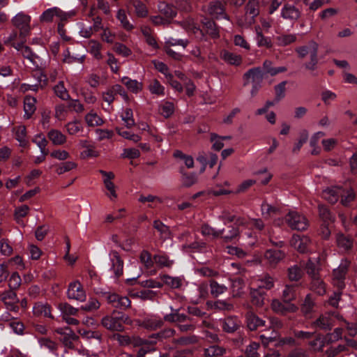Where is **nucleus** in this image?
<instances>
[{"label": "nucleus", "mask_w": 357, "mask_h": 357, "mask_svg": "<svg viewBox=\"0 0 357 357\" xmlns=\"http://www.w3.org/2000/svg\"><path fill=\"white\" fill-rule=\"evenodd\" d=\"M101 324L110 331L123 332L125 329L124 324H132V320L127 314L114 311L110 315L102 318Z\"/></svg>", "instance_id": "obj_1"}, {"label": "nucleus", "mask_w": 357, "mask_h": 357, "mask_svg": "<svg viewBox=\"0 0 357 357\" xmlns=\"http://www.w3.org/2000/svg\"><path fill=\"white\" fill-rule=\"evenodd\" d=\"M335 319H342V317L337 311H328L321 314L314 321L312 326L321 330L331 331L335 325Z\"/></svg>", "instance_id": "obj_2"}, {"label": "nucleus", "mask_w": 357, "mask_h": 357, "mask_svg": "<svg viewBox=\"0 0 357 357\" xmlns=\"http://www.w3.org/2000/svg\"><path fill=\"white\" fill-rule=\"evenodd\" d=\"M223 3L220 1H211L208 5L203 6L202 10L214 19L224 18L229 20V16L225 13Z\"/></svg>", "instance_id": "obj_3"}, {"label": "nucleus", "mask_w": 357, "mask_h": 357, "mask_svg": "<svg viewBox=\"0 0 357 357\" xmlns=\"http://www.w3.org/2000/svg\"><path fill=\"white\" fill-rule=\"evenodd\" d=\"M350 263V261L347 259H342L339 266L333 270V283L339 289H342L344 287V280Z\"/></svg>", "instance_id": "obj_4"}, {"label": "nucleus", "mask_w": 357, "mask_h": 357, "mask_svg": "<svg viewBox=\"0 0 357 357\" xmlns=\"http://www.w3.org/2000/svg\"><path fill=\"white\" fill-rule=\"evenodd\" d=\"M30 16L22 13L17 14L12 20L13 25L20 30V36L25 38L30 31Z\"/></svg>", "instance_id": "obj_5"}, {"label": "nucleus", "mask_w": 357, "mask_h": 357, "mask_svg": "<svg viewBox=\"0 0 357 357\" xmlns=\"http://www.w3.org/2000/svg\"><path fill=\"white\" fill-rule=\"evenodd\" d=\"M286 222L292 229L305 230L307 229L308 222L305 217L297 212H289L285 218Z\"/></svg>", "instance_id": "obj_6"}, {"label": "nucleus", "mask_w": 357, "mask_h": 357, "mask_svg": "<svg viewBox=\"0 0 357 357\" xmlns=\"http://www.w3.org/2000/svg\"><path fill=\"white\" fill-rule=\"evenodd\" d=\"M335 242L339 250L344 254H351L354 250V239L349 235L337 233L335 235Z\"/></svg>", "instance_id": "obj_7"}, {"label": "nucleus", "mask_w": 357, "mask_h": 357, "mask_svg": "<svg viewBox=\"0 0 357 357\" xmlns=\"http://www.w3.org/2000/svg\"><path fill=\"white\" fill-rule=\"evenodd\" d=\"M0 300L4 303L7 310L17 312L19 307L17 305L18 298L15 292L12 290L6 291L0 296Z\"/></svg>", "instance_id": "obj_8"}, {"label": "nucleus", "mask_w": 357, "mask_h": 357, "mask_svg": "<svg viewBox=\"0 0 357 357\" xmlns=\"http://www.w3.org/2000/svg\"><path fill=\"white\" fill-rule=\"evenodd\" d=\"M69 299L84 301L86 299V294L81 283L76 280L70 283L67 291Z\"/></svg>", "instance_id": "obj_9"}, {"label": "nucleus", "mask_w": 357, "mask_h": 357, "mask_svg": "<svg viewBox=\"0 0 357 357\" xmlns=\"http://www.w3.org/2000/svg\"><path fill=\"white\" fill-rule=\"evenodd\" d=\"M100 174H101L103 178V183L105 187L108 190L109 193L107 195L109 197L111 200L116 199L117 198V194L116 192V186L114 183L112 182V180L114 178V174L112 172H106L102 169L99 170Z\"/></svg>", "instance_id": "obj_10"}, {"label": "nucleus", "mask_w": 357, "mask_h": 357, "mask_svg": "<svg viewBox=\"0 0 357 357\" xmlns=\"http://www.w3.org/2000/svg\"><path fill=\"white\" fill-rule=\"evenodd\" d=\"M56 16L61 20H66L68 15L57 7H54L45 10L41 16L40 20L45 22H50L53 20V17Z\"/></svg>", "instance_id": "obj_11"}, {"label": "nucleus", "mask_w": 357, "mask_h": 357, "mask_svg": "<svg viewBox=\"0 0 357 357\" xmlns=\"http://www.w3.org/2000/svg\"><path fill=\"white\" fill-rule=\"evenodd\" d=\"M243 79L245 80L244 85L248 84L250 82L252 84L261 83L264 79V73L261 68H252L243 75Z\"/></svg>", "instance_id": "obj_12"}, {"label": "nucleus", "mask_w": 357, "mask_h": 357, "mask_svg": "<svg viewBox=\"0 0 357 357\" xmlns=\"http://www.w3.org/2000/svg\"><path fill=\"white\" fill-rule=\"evenodd\" d=\"M112 268L116 278H119L123 273V261L118 252L112 250L110 252Z\"/></svg>", "instance_id": "obj_13"}, {"label": "nucleus", "mask_w": 357, "mask_h": 357, "mask_svg": "<svg viewBox=\"0 0 357 357\" xmlns=\"http://www.w3.org/2000/svg\"><path fill=\"white\" fill-rule=\"evenodd\" d=\"M310 243V238L305 236L294 235L291 241V245L301 253L307 251Z\"/></svg>", "instance_id": "obj_14"}, {"label": "nucleus", "mask_w": 357, "mask_h": 357, "mask_svg": "<svg viewBox=\"0 0 357 357\" xmlns=\"http://www.w3.org/2000/svg\"><path fill=\"white\" fill-rule=\"evenodd\" d=\"M301 12L294 5L285 4L281 11L282 17L284 19L295 22L301 17Z\"/></svg>", "instance_id": "obj_15"}, {"label": "nucleus", "mask_w": 357, "mask_h": 357, "mask_svg": "<svg viewBox=\"0 0 357 357\" xmlns=\"http://www.w3.org/2000/svg\"><path fill=\"white\" fill-rule=\"evenodd\" d=\"M181 26L189 33H192L199 39L204 38V33L199 26L195 23V20L192 18H188L181 23Z\"/></svg>", "instance_id": "obj_16"}, {"label": "nucleus", "mask_w": 357, "mask_h": 357, "mask_svg": "<svg viewBox=\"0 0 357 357\" xmlns=\"http://www.w3.org/2000/svg\"><path fill=\"white\" fill-rule=\"evenodd\" d=\"M271 307L277 313L285 314L287 312H295L298 307L292 303H282L278 300L273 301Z\"/></svg>", "instance_id": "obj_17"}, {"label": "nucleus", "mask_w": 357, "mask_h": 357, "mask_svg": "<svg viewBox=\"0 0 357 357\" xmlns=\"http://www.w3.org/2000/svg\"><path fill=\"white\" fill-rule=\"evenodd\" d=\"M172 312L164 316V320L169 323H176L177 324L185 323L188 320H190V317L188 315L180 313L179 309H174L171 307Z\"/></svg>", "instance_id": "obj_18"}, {"label": "nucleus", "mask_w": 357, "mask_h": 357, "mask_svg": "<svg viewBox=\"0 0 357 357\" xmlns=\"http://www.w3.org/2000/svg\"><path fill=\"white\" fill-rule=\"evenodd\" d=\"M33 313L36 317H45L52 319H54L51 313V307L47 303L38 302L33 307Z\"/></svg>", "instance_id": "obj_19"}, {"label": "nucleus", "mask_w": 357, "mask_h": 357, "mask_svg": "<svg viewBox=\"0 0 357 357\" xmlns=\"http://www.w3.org/2000/svg\"><path fill=\"white\" fill-rule=\"evenodd\" d=\"M259 0H248L245 6V15L250 17L249 24H251L254 22V19L259 14Z\"/></svg>", "instance_id": "obj_20"}, {"label": "nucleus", "mask_w": 357, "mask_h": 357, "mask_svg": "<svg viewBox=\"0 0 357 357\" xmlns=\"http://www.w3.org/2000/svg\"><path fill=\"white\" fill-rule=\"evenodd\" d=\"M228 229V231H225V229H221L222 233L221 236H219V238L226 243L237 240L240 235L239 229L237 227L229 226Z\"/></svg>", "instance_id": "obj_21"}, {"label": "nucleus", "mask_w": 357, "mask_h": 357, "mask_svg": "<svg viewBox=\"0 0 357 357\" xmlns=\"http://www.w3.org/2000/svg\"><path fill=\"white\" fill-rule=\"evenodd\" d=\"M202 23L206 33L213 38H218L220 36L219 29L215 22L208 17H204Z\"/></svg>", "instance_id": "obj_22"}, {"label": "nucleus", "mask_w": 357, "mask_h": 357, "mask_svg": "<svg viewBox=\"0 0 357 357\" xmlns=\"http://www.w3.org/2000/svg\"><path fill=\"white\" fill-rule=\"evenodd\" d=\"M266 292L261 288L251 289V303L256 307H261L264 305Z\"/></svg>", "instance_id": "obj_23"}, {"label": "nucleus", "mask_w": 357, "mask_h": 357, "mask_svg": "<svg viewBox=\"0 0 357 357\" xmlns=\"http://www.w3.org/2000/svg\"><path fill=\"white\" fill-rule=\"evenodd\" d=\"M342 192L343 190L338 187L327 188L323 191V197L328 202L335 204L338 201Z\"/></svg>", "instance_id": "obj_24"}, {"label": "nucleus", "mask_w": 357, "mask_h": 357, "mask_svg": "<svg viewBox=\"0 0 357 357\" xmlns=\"http://www.w3.org/2000/svg\"><path fill=\"white\" fill-rule=\"evenodd\" d=\"M247 326L250 331H255L259 326L265 325V321L261 319L252 312H248L246 314Z\"/></svg>", "instance_id": "obj_25"}, {"label": "nucleus", "mask_w": 357, "mask_h": 357, "mask_svg": "<svg viewBox=\"0 0 357 357\" xmlns=\"http://www.w3.org/2000/svg\"><path fill=\"white\" fill-rule=\"evenodd\" d=\"M220 58L229 65L239 66L242 63V57L241 55L225 50L221 52Z\"/></svg>", "instance_id": "obj_26"}, {"label": "nucleus", "mask_w": 357, "mask_h": 357, "mask_svg": "<svg viewBox=\"0 0 357 357\" xmlns=\"http://www.w3.org/2000/svg\"><path fill=\"white\" fill-rule=\"evenodd\" d=\"M264 256L271 264H276L284 257V253L280 250L269 249Z\"/></svg>", "instance_id": "obj_27"}, {"label": "nucleus", "mask_w": 357, "mask_h": 357, "mask_svg": "<svg viewBox=\"0 0 357 357\" xmlns=\"http://www.w3.org/2000/svg\"><path fill=\"white\" fill-rule=\"evenodd\" d=\"M222 326L224 331L231 333L238 329L240 324L236 317H228L223 320Z\"/></svg>", "instance_id": "obj_28"}, {"label": "nucleus", "mask_w": 357, "mask_h": 357, "mask_svg": "<svg viewBox=\"0 0 357 357\" xmlns=\"http://www.w3.org/2000/svg\"><path fill=\"white\" fill-rule=\"evenodd\" d=\"M200 232L204 237H212V238H219L222 233V230H217L208 223H204L200 227Z\"/></svg>", "instance_id": "obj_29"}, {"label": "nucleus", "mask_w": 357, "mask_h": 357, "mask_svg": "<svg viewBox=\"0 0 357 357\" xmlns=\"http://www.w3.org/2000/svg\"><path fill=\"white\" fill-rule=\"evenodd\" d=\"M287 70V68L284 66L273 67V62L270 60H265L263 63V73L270 75L271 76H275L278 73L286 72Z\"/></svg>", "instance_id": "obj_30"}, {"label": "nucleus", "mask_w": 357, "mask_h": 357, "mask_svg": "<svg viewBox=\"0 0 357 357\" xmlns=\"http://www.w3.org/2000/svg\"><path fill=\"white\" fill-rule=\"evenodd\" d=\"M245 284L241 278H235L231 283V292L234 297H240L244 294Z\"/></svg>", "instance_id": "obj_31"}, {"label": "nucleus", "mask_w": 357, "mask_h": 357, "mask_svg": "<svg viewBox=\"0 0 357 357\" xmlns=\"http://www.w3.org/2000/svg\"><path fill=\"white\" fill-rule=\"evenodd\" d=\"M164 321H165L164 319L162 320V319H160L159 317H151L145 319L143 321L142 326L146 329L155 330V329L159 328L163 326Z\"/></svg>", "instance_id": "obj_32"}, {"label": "nucleus", "mask_w": 357, "mask_h": 357, "mask_svg": "<svg viewBox=\"0 0 357 357\" xmlns=\"http://www.w3.org/2000/svg\"><path fill=\"white\" fill-rule=\"evenodd\" d=\"M87 48L89 52L97 60L102 59V55L100 52L102 45L96 40H90L88 42Z\"/></svg>", "instance_id": "obj_33"}, {"label": "nucleus", "mask_w": 357, "mask_h": 357, "mask_svg": "<svg viewBox=\"0 0 357 357\" xmlns=\"http://www.w3.org/2000/svg\"><path fill=\"white\" fill-rule=\"evenodd\" d=\"M158 9L160 13L167 19H172L177 14L176 8L174 6L167 4L165 2L160 3L158 5Z\"/></svg>", "instance_id": "obj_34"}, {"label": "nucleus", "mask_w": 357, "mask_h": 357, "mask_svg": "<svg viewBox=\"0 0 357 357\" xmlns=\"http://www.w3.org/2000/svg\"><path fill=\"white\" fill-rule=\"evenodd\" d=\"M319 215L324 223L331 224L335 221V217L328 208L324 205H319Z\"/></svg>", "instance_id": "obj_35"}, {"label": "nucleus", "mask_w": 357, "mask_h": 357, "mask_svg": "<svg viewBox=\"0 0 357 357\" xmlns=\"http://www.w3.org/2000/svg\"><path fill=\"white\" fill-rule=\"evenodd\" d=\"M314 47L316 50L319 49V45L314 40H310L307 45L298 47L296 49V52L298 53L299 58L303 59L307 54H312L311 48Z\"/></svg>", "instance_id": "obj_36"}, {"label": "nucleus", "mask_w": 357, "mask_h": 357, "mask_svg": "<svg viewBox=\"0 0 357 357\" xmlns=\"http://www.w3.org/2000/svg\"><path fill=\"white\" fill-rule=\"evenodd\" d=\"M121 82L132 93H137L142 90V83L135 79L124 77L121 79Z\"/></svg>", "instance_id": "obj_37"}, {"label": "nucleus", "mask_w": 357, "mask_h": 357, "mask_svg": "<svg viewBox=\"0 0 357 357\" xmlns=\"http://www.w3.org/2000/svg\"><path fill=\"white\" fill-rule=\"evenodd\" d=\"M160 278L163 283L172 289H177L182 285V279L180 277H172L169 275H162Z\"/></svg>", "instance_id": "obj_38"}, {"label": "nucleus", "mask_w": 357, "mask_h": 357, "mask_svg": "<svg viewBox=\"0 0 357 357\" xmlns=\"http://www.w3.org/2000/svg\"><path fill=\"white\" fill-rule=\"evenodd\" d=\"M305 270L311 279L319 277V261H314L311 259H309L305 265Z\"/></svg>", "instance_id": "obj_39"}, {"label": "nucleus", "mask_w": 357, "mask_h": 357, "mask_svg": "<svg viewBox=\"0 0 357 357\" xmlns=\"http://www.w3.org/2000/svg\"><path fill=\"white\" fill-rule=\"evenodd\" d=\"M36 98L31 96L25 97L24 100V110L27 119H29L36 111Z\"/></svg>", "instance_id": "obj_40"}, {"label": "nucleus", "mask_w": 357, "mask_h": 357, "mask_svg": "<svg viewBox=\"0 0 357 357\" xmlns=\"http://www.w3.org/2000/svg\"><path fill=\"white\" fill-rule=\"evenodd\" d=\"M274 40L279 46H287L296 40V35L293 33L281 34L275 37Z\"/></svg>", "instance_id": "obj_41"}, {"label": "nucleus", "mask_w": 357, "mask_h": 357, "mask_svg": "<svg viewBox=\"0 0 357 357\" xmlns=\"http://www.w3.org/2000/svg\"><path fill=\"white\" fill-rule=\"evenodd\" d=\"M311 290L320 296H322L326 294V284L320 278V277L312 279Z\"/></svg>", "instance_id": "obj_42"}, {"label": "nucleus", "mask_w": 357, "mask_h": 357, "mask_svg": "<svg viewBox=\"0 0 357 357\" xmlns=\"http://www.w3.org/2000/svg\"><path fill=\"white\" fill-rule=\"evenodd\" d=\"M154 263L157 264L159 268H171L174 264V261L169 259V257L166 255H153Z\"/></svg>", "instance_id": "obj_43"}, {"label": "nucleus", "mask_w": 357, "mask_h": 357, "mask_svg": "<svg viewBox=\"0 0 357 357\" xmlns=\"http://www.w3.org/2000/svg\"><path fill=\"white\" fill-rule=\"evenodd\" d=\"M55 167V172L59 175L63 174L77 167V164L73 161H67L52 166Z\"/></svg>", "instance_id": "obj_44"}, {"label": "nucleus", "mask_w": 357, "mask_h": 357, "mask_svg": "<svg viewBox=\"0 0 357 357\" xmlns=\"http://www.w3.org/2000/svg\"><path fill=\"white\" fill-rule=\"evenodd\" d=\"M47 136L49 139L52 142V143L55 145H61L66 142V136L58 130H51Z\"/></svg>", "instance_id": "obj_45"}, {"label": "nucleus", "mask_w": 357, "mask_h": 357, "mask_svg": "<svg viewBox=\"0 0 357 357\" xmlns=\"http://www.w3.org/2000/svg\"><path fill=\"white\" fill-rule=\"evenodd\" d=\"M129 3L132 5L135 10V13L139 17H145L148 15V10L144 3L139 0H129Z\"/></svg>", "instance_id": "obj_46"}, {"label": "nucleus", "mask_w": 357, "mask_h": 357, "mask_svg": "<svg viewBox=\"0 0 357 357\" xmlns=\"http://www.w3.org/2000/svg\"><path fill=\"white\" fill-rule=\"evenodd\" d=\"M226 349L218 345H212L204 349V356L207 357H218L224 355Z\"/></svg>", "instance_id": "obj_47"}, {"label": "nucleus", "mask_w": 357, "mask_h": 357, "mask_svg": "<svg viewBox=\"0 0 357 357\" xmlns=\"http://www.w3.org/2000/svg\"><path fill=\"white\" fill-rule=\"evenodd\" d=\"M210 289L211 294L213 297H218L227 290L225 285L219 284L214 280H210Z\"/></svg>", "instance_id": "obj_48"}, {"label": "nucleus", "mask_w": 357, "mask_h": 357, "mask_svg": "<svg viewBox=\"0 0 357 357\" xmlns=\"http://www.w3.org/2000/svg\"><path fill=\"white\" fill-rule=\"evenodd\" d=\"M255 29L257 33L256 40L257 45L259 47H266L267 48H271L272 47L271 39L268 37H265L262 34L259 26H256Z\"/></svg>", "instance_id": "obj_49"}, {"label": "nucleus", "mask_w": 357, "mask_h": 357, "mask_svg": "<svg viewBox=\"0 0 357 357\" xmlns=\"http://www.w3.org/2000/svg\"><path fill=\"white\" fill-rule=\"evenodd\" d=\"M153 227L160 233V237L167 239L170 237V230L169 227L163 224L161 221L157 220L153 222Z\"/></svg>", "instance_id": "obj_50"}, {"label": "nucleus", "mask_w": 357, "mask_h": 357, "mask_svg": "<svg viewBox=\"0 0 357 357\" xmlns=\"http://www.w3.org/2000/svg\"><path fill=\"white\" fill-rule=\"evenodd\" d=\"M312 50V54L310 56V59L309 61L306 62L304 64L305 68L306 70L314 71L317 70V64H318V50H316L314 47L311 48Z\"/></svg>", "instance_id": "obj_51"}, {"label": "nucleus", "mask_w": 357, "mask_h": 357, "mask_svg": "<svg viewBox=\"0 0 357 357\" xmlns=\"http://www.w3.org/2000/svg\"><path fill=\"white\" fill-rule=\"evenodd\" d=\"M288 278L291 281H298L303 276V271L298 265H294L287 270Z\"/></svg>", "instance_id": "obj_52"}, {"label": "nucleus", "mask_w": 357, "mask_h": 357, "mask_svg": "<svg viewBox=\"0 0 357 357\" xmlns=\"http://www.w3.org/2000/svg\"><path fill=\"white\" fill-rule=\"evenodd\" d=\"M15 130V138L20 142L21 146H26L27 144L26 131L24 126H19L14 128Z\"/></svg>", "instance_id": "obj_53"}, {"label": "nucleus", "mask_w": 357, "mask_h": 357, "mask_svg": "<svg viewBox=\"0 0 357 357\" xmlns=\"http://www.w3.org/2000/svg\"><path fill=\"white\" fill-rule=\"evenodd\" d=\"M314 306V301L312 298L311 295L307 294L305 296L303 304L301 305V310L302 313L306 316L312 312Z\"/></svg>", "instance_id": "obj_54"}, {"label": "nucleus", "mask_w": 357, "mask_h": 357, "mask_svg": "<svg viewBox=\"0 0 357 357\" xmlns=\"http://www.w3.org/2000/svg\"><path fill=\"white\" fill-rule=\"evenodd\" d=\"M54 91L57 97L63 100L70 99V95L66 89L63 81H60L56 85L54 86Z\"/></svg>", "instance_id": "obj_55"}, {"label": "nucleus", "mask_w": 357, "mask_h": 357, "mask_svg": "<svg viewBox=\"0 0 357 357\" xmlns=\"http://www.w3.org/2000/svg\"><path fill=\"white\" fill-rule=\"evenodd\" d=\"M296 287L294 285H286L283 290L282 297L285 303H289L294 300L296 297Z\"/></svg>", "instance_id": "obj_56"}, {"label": "nucleus", "mask_w": 357, "mask_h": 357, "mask_svg": "<svg viewBox=\"0 0 357 357\" xmlns=\"http://www.w3.org/2000/svg\"><path fill=\"white\" fill-rule=\"evenodd\" d=\"M139 259L146 269H149L153 266V257H151V255L149 251L145 250H142L139 255Z\"/></svg>", "instance_id": "obj_57"}, {"label": "nucleus", "mask_w": 357, "mask_h": 357, "mask_svg": "<svg viewBox=\"0 0 357 357\" xmlns=\"http://www.w3.org/2000/svg\"><path fill=\"white\" fill-rule=\"evenodd\" d=\"M66 331H68L69 333H67L63 335V337L61 339V342L63 344L68 347V348H73V341L77 340L78 339V336L76 335L70 328L66 327L65 328Z\"/></svg>", "instance_id": "obj_58"}, {"label": "nucleus", "mask_w": 357, "mask_h": 357, "mask_svg": "<svg viewBox=\"0 0 357 357\" xmlns=\"http://www.w3.org/2000/svg\"><path fill=\"white\" fill-rule=\"evenodd\" d=\"M287 81H282L274 86L275 102H278L285 97Z\"/></svg>", "instance_id": "obj_59"}, {"label": "nucleus", "mask_w": 357, "mask_h": 357, "mask_svg": "<svg viewBox=\"0 0 357 357\" xmlns=\"http://www.w3.org/2000/svg\"><path fill=\"white\" fill-rule=\"evenodd\" d=\"M41 347L48 349L50 351L55 353L58 349V344L47 337H41L38 340Z\"/></svg>", "instance_id": "obj_60"}, {"label": "nucleus", "mask_w": 357, "mask_h": 357, "mask_svg": "<svg viewBox=\"0 0 357 357\" xmlns=\"http://www.w3.org/2000/svg\"><path fill=\"white\" fill-rule=\"evenodd\" d=\"M59 309L61 312L63 314V317L70 316V315H76L78 310L75 308L70 304L67 303H62L59 305Z\"/></svg>", "instance_id": "obj_61"}, {"label": "nucleus", "mask_w": 357, "mask_h": 357, "mask_svg": "<svg viewBox=\"0 0 357 357\" xmlns=\"http://www.w3.org/2000/svg\"><path fill=\"white\" fill-rule=\"evenodd\" d=\"M149 89L152 94L158 96L165 95V88L162 86L158 80L153 79L149 86Z\"/></svg>", "instance_id": "obj_62"}, {"label": "nucleus", "mask_w": 357, "mask_h": 357, "mask_svg": "<svg viewBox=\"0 0 357 357\" xmlns=\"http://www.w3.org/2000/svg\"><path fill=\"white\" fill-rule=\"evenodd\" d=\"M117 19L121 22L122 26L127 31L132 30L134 26L130 23L124 10H119L117 13Z\"/></svg>", "instance_id": "obj_63"}, {"label": "nucleus", "mask_w": 357, "mask_h": 357, "mask_svg": "<svg viewBox=\"0 0 357 357\" xmlns=\"http://www.w3.org/2000/svg\"><path fill=\"white\" fill-rule=\"evenodd\" d=\"M155 343V342L147 340V344L140 347V349L137 351V357H144L146 354L154 351L155 350L154 347Z\"/></svg>", "instance_id": "obj_64"}]
</instances>
